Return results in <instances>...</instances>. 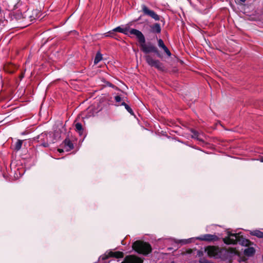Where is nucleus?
<instances>
[{
  "label": "nucleus",
  "instance_id": "1",
  "mask_svg": "<svg viewBox=\"0 0 263 263\" xmlns=\"http://www.w3.org/2000/svg\"><path fill=\"white\" fill-rule=\"evenodd\" d=\"M129 33L135 35L137 37L141 50L146 54L144 56V59L147 64L150 66L154 67L159 70L163 71L164 70V67L163 63L160 62L158 60L154 59L151 55L148 54L149 53L153 52L155 53L157 57L161 58V55L157 48L150 42L146 43L144 35L139 30L132 29L129 30Z\"/></svg>",
  "mask_w": 263,
  "mask_h": 263
},
{
  "label": "nucleus",
  "instance_id": "2",
  "mask_svg": "<svg viewBox=\"0 0 263 263\" xmlns=\"http://www.w3.org/2000/svg\"><path fill=\"white\" fill-rule=\"evenodd\" d=\"M223 241L227 245H234L238 243L242 246H249L251 243L250 240L243 238L239 234L229 233L227 237L223 238Z\"/></svg>",
  "mask_w": 263,
  "mask_h": 263
},
{
  "label": "nucleus",
  "instance_id": "3",
  "mask_svg": "<svg viewBox=\"0 0 263 263\" xmlns=\"http://www.w3.org/2000/svg\"><path fill=\"white\" fill-rule=\"evenodd\" d=\"M133 249L139 254L146 255L152 252V247L148 242L137 240L132 245Z\"/></svg>",
  "mask_w": 263,
  "mask_h": 263
},
{
  "label": "nucleus",
  "instance_id": "4",
  "mask_svg": "<svg viewBox=\"0 0 263 263\" xmlns=\"http://www.w3.org/2000/svg\"><path fill=\"white\" fill-rule=\"evenodd\" d=\"M205 251L210 257L215 258H220L223 252L228 251L226 249L216 246H209L205 248Z\"/></svg>",
  "mask_w": 263,
  "mask_h": 263
},
{
  "label": "nucleus",
  "instance_id": "5",
  "mask_svg": "<svg viewBox=\"0 0 263 263\" xmlns=\"http://www.w3.org/2000/svg\"><path fill=\"white\" fill-rule=\"evenodd\" d=\"M142 11L145 15H147L155 21H159L160 20V16L158 15L156 12H155L153 10L149 9L145 5H142L141 6Z\"/></svg>",
  "mask_w": 263,
  "mask_h": 263
},
{
  "label": "nucleus",
  "instance_id": "6",
  "mask_svg": "<svg viewBox=\"0 0 263 263\" xmlns=\"http://www.w3.org/2000/svg\"><path fill=\"white\" fill-rule=\"evenodd\" d=\"M197 239L201 241L214 242L218 241L219 239V238L215 234H206L201 235L200 236L197 237Z\"/></svg>",
  "mask_w": 263,
  "mask_h": 263
},
{
  "label": "nucleus",
  "instance_id": "7",
  "mask_svg": "<svg viewBox=\"0 0 263 263\" xmlns=\"http://www.w3.org/2000/svg\"><path fill=\"white\" fill-rule=\"evenodd\" d=\"M124 257V253L120 251H109L106 252V253L102 256V259L105 260L109 257H114L116 258H121Z\"/></svg>",
  "mask_w": 263,
  "mask_h": 263
},
{
  "label": "nucleus",
  "instance_id": "8",
  "mask_svg": "<svg viewBox=\"0 0 263 263\" xmlns=\"http://www.w3.org/2000/svg\"><path fill=\"white\" fill-rule=\"evenodd\" d=\"M143 260L134 255H129L125 257L124 260L121 263H143Z\"/></svg>",
  "mask_w": 263,
  "mask_h": 263
},
{
  "label": "nucleus",
  "instance_id": "9",
  "mask_svg": "<svg viewBox=\"0 0 263 263\" xmlns=\"http://www.w3.org/2000/svg\"><path fill=\"white\" fill-rule=\"evenodd\" d=\"M55 134L54 133L47 134L48 139H46V142L43 143L44 147H48L49 144L53 143L55 142V140L54 138Z\"/></svg>",
  "mask_w": 263,
  "mask_h": 263
},
{
  "label": "nucleus",
  "instance_id": "10",
  "mask_svg": "<svg viewBox=\"0 0 263 263\" xmlns=\"http://www.w3.org/2000/svg\"><path fill=\"white\" fill-rule=\"evenodd\" d=\"M158 45L160 48H161L163 49L164 51L166 53V54L168 56H171V53L170 51L168 50L167 47L165 45L163 41L161 39H159L158 40Z\"/></svg>",
  "mask_w": 263,
  "mask_h": 263
},
{
  "label": "nucleus",
  "instance_id": "11",
  "mask_svg": "<svg viewBox=\"0 0 263 263\" xmlns=\"http://www.w3.org/2000/svg\"><path fill=\"white\" fill-rule=\"evenodd\" d=\"M46 139H48L47 134L45 133H42L36 137V140L41 145L43 146V143L46 141Z\"/></svg>",
  "mask_w": 263,
  "mask_h": 263
},
{
  "label": "nucleus",
  "instance_id": "12",
  "mask_svg": "<svg viewBox=\"0 0 263 263\" xmlns=\"http://www.w3.org/2000/svg\"><path fill=\"white\" fill-rule=\"evenodd\" d=\"M151 32L153 33H159L161 32V28L159 24L155 23L150 26Z\"/></svg>",
  "mask_w": 263,
  "mask_h": 263
},
{
  "label": "nucleus",
  "instance_id": "13",
  "mask_svg": "<svg viewBox=\"0 0 263 263\" xmlns=\"http://www.w3.org/2000/svg\"><path fill=\"white\" fill-rule=\"evenodd\" d=\"M255 250L253 247H249L244 250V254L248 256H251L254 255Z\"/></svg>",
  "mask_w": 263,
  "mask_h": 263
},
{
  "label": "nucleus",
  "instance_id": "14",
  "mask_svg": "<svg viewBox=\"0 0 263 263\" xmlns=\"http://www.w3.org/2000/svg\"><path fill=\"white\" fill-rule=\"evenodd\" d=\"M4 70L8 73H12L14 72L15 67L12 64H7L4 66Z\"/></svg>",
  "mask_w": 263,
  "mask_h": 263
},
{
  "label": "nucleus",
  "instance_id": "15",
  "mask_svg": "<svg viewBox=\"0 0 263 263\" xmlns=\"http://www.w3.org/2000/svg\"><path fill=\"white\" fill-rule=\"evenodd\" d=\"M76 130L79 134L80 136L83 134V128L82 125L80 123H77L75 124Z\"/></svg>",
  "mask_w": 263,
  "mask_h": 263
},
{
  "label": "nucleus",
  "instance_id": "16",
  "mask_svg": "<svg viewBox=\"0 0 263 263\" xmlns=\"http://www.w3.org/2000/svg\"><path fill=\"white\" fill-rule=\"evenodd\" d=\"M23 142V140H17V141L13 145V149L16 151H19L22 146Z\"/></svg>",
  "mask_w": 263,
  "mask_h": 263
},
{
  "label": "nucleus",
  "instance_id": "17",
  "mask_svg": "<svg viewBox=\"0 0 263 263\" xmlns=\"http://www.w3.org/2000/svg\"><path fill=\"white\" fill-rule=\"evenodd\" d=\"M251 234L258 238H263V232L259 230H254L251 232Z\"/></svg>",
  "mask_w": 263,
  "mask_h": 263
},
{
  "label": "nucleus",
  "instance_id": "18",
  "mask_svg": "<svg viewBox=\"0 0 263 263\" xmlns=\"http://www.w3.org/2000/svg\"><path fill=\"white\" fill-rule=\"evenodd\" d=\"M64 145L65 146H67L70 149L73 148V145L69 139H66L64 140Z\"/></svg>",
  "mask_w": 263,
  "mask_h": 263
},
{
  "label": "nucleus",
  "instance_id": "19",
  "mask_svg": "<svg viewBox=\"0 0 263 263\" xmlns=\"http://www.w3.org/2000/svg\"><path fill=\"white\" fill-rule=\"evenodd\" d=\"M191 132L192 133L191 136L193 138L196 139L198 140H201V139L199 137V134L198 133V132L193 129L191 130Z\"/></svg>",
  "mask_w": 263,
  "mask_h": 263
},
{
  "label": "nucleus",
  "instance_id": "20",
  "mask_svg": "<svg viewBox=\"0 0 263 263\" xmlns=\"http://www.w3.org/2000/svg\"><path fill=\"white\" fill-rule=\"evenodd\" d=\"M102 54L100 53H97L94 60L95 64H97L98 63L102 60Z\"/></svg>",
  "mask_w": 263,
  "mask_h": 263
},
{
  "label": "nucleus",
  "instance_id": "21",
  "mask_svg": "<svg viewBox=\"0 0 263 263\" xmlns=\"http://www.w3.org/2000/svg\"><path fill=\"white\" fill-rule=\"evenodd\" d=\"M121 105H123L125 106V108H126V109L128 111V112H129L131 115H134V112L132 110V109L127 104H126L125 102H122L121 103Z\"/></svg>",
  "mask_w": 263,
  "mask_h": 263
},
{
  "label": "nucleus",
  "instance_id": "22",
  "mask_svg": "<svg viewBox=\"0 0 263 263\" xmlns=\"http://www.w3.org/2000/svg\"><path fill=\"white\" fill-rule=\"evenodd\" d=\"M114 31H118V32H122V33H125L124 30L123 28H121L120 27H118L116 28L115 29H114Z\"/></svg>",
  "mask_w": 263,
  "mask_h": 263
},
{
  "label": "nucleus",
  "instance_id": "23",
  "mask_svg": "<svg viewBox=\"0 0 263 263\" xmlns=\"http://www.w3.org/2000/svg\"><path fill=\"white\" fill-rule=\"evenodd\" d=\"M200 263H212V262L205 259H201L199 261Z\"/></svg>",
  "mask_w": 263,
  "mask_h": 263
},
{
  "label": "nucleus",
  "instance_id": "24",
  "mask_svg": "<svg viewBox=\"0 0 263 263\" xmlns=\"http://www.w3.org/2000/svg\"><path fill=\"white\" fill-rule=\"evenodd\" d=\"M115 99L117 102H119L121 101V98L120 96H117L115 97Z\"/></svg>",
  "mask_w": 263,
  "mask_h": 263
},
{
  "label": "nucleus",
  "instance_id": "25",
  "mask_svg": "<svg viewBox=\"0 0 263 263\" xmlns=\"http://www.w3.org/2000/svg\"><path fill=\"white\" fill-rule=\"evenodd\" d=\"M24 73H22L20 75V78L21 79H22L24 78Z\"/></svg>",
  "mask_w": 263,
  "mask_h": 263
},
{
  "label": "nucleus",
  "instance_id": "26",
  "mask_svg": "<svg viewBox=\"0 0 263 263\" xmlns=\"http://www.w3.org/2000/svg\"><path fill=\"white\" fill-rule=\"evenodd\" d=\"M230 252L231 253H233V252H235V249H233V248H231V249H230Z\"/></svg>",
  "mask_w": 263,
  "mask_h": 263
},
{
  "label": "nucleus",
  "instance_id": "27",
  "mask_svg": "<svg viewBox=\"0 0 263 263\" xmlns=\"http://www.w3.org/2000/svg\"><path fill=\"white\" fill-rule=\"evenodd\" d=\"M192 252V250L190 249V250H187V253H191Z\"/></svg>",
  "mask_w": 263,
  "mask_h": 263
},
{
  "label": "nucleus",
  "instance_id": "28",
  "mask_svg": "<svg viewBox=\"0 0 263 263\" xmlns=\"http://www.w3.org/2000/svg\"><path fill=\"white\" fill-rule=\"evenodd\" d=\"M58 151L60 152V153H62L63 152V150L62 149H58Z\"/></svg>",
  "mask_w": 263,
  "mask_h": 263
},
{
  "label": "nucleus",
  "instance_id": "29",
  "mask_svg": "<svg viewBox=\"0 0 263 263\" xmlns=\"http://www.w3.org/2000/svg\"><path fill=\"white\" fill-rule=\"evenodd\" d=\"M260 160L261 162H263V157L260 158Z\"/></svg>",
  "mask_w": 263,
  "mask_h": 263
},
{
  "label": "nucleus",
  "instance_id": "30",
  "mask_svg": "<svg viewBox=\"0 0 263 263\" xmlns=\"http://www.w3.org/2000/svg\"><path fill=\"white\" fill-rule=\"evenodd\" d=\"M240 1L241 2H243V3H244V2L246 1V0H240Z\"/></svg>",
  "mask_w": 263,
  "mask_h": 263
},
{
  "label": "nucleus",
  "instance_id": "31",
  "mask_svg": "<svg viewBox=\"0 0 263 263\" xmlns=\"http://www.w3.org/2000/svg\"><path fill=\"white\" fill-rule=\"evenodd\" d=\"M171 263H174V262H172Z\"/></svg>",
  "mask_w": 263,
  "mask_h": 263
}]
</instances>
